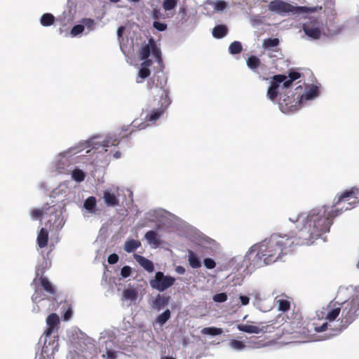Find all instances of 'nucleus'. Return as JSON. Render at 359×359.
I'll list each match as a JSON object with an SVG mask.
<instances>
[{"label": "nucleus", "instance_id": "f257e3e1", "mask_svg": "<svg viewBox=\"0 0 359 359\" xmlns=\"http://www.w3.org/2000/svg\"><path fill=\"white\" fill-rule=\"evenodd\" d=\"M341 209L330 208L323 206L311 210L306 217L302 214L290 217L289 219L294 224L299 222L302 219L303 226L298 229L297 236L299 242L304 245H310L314 240L330 231L333 219L341 214Z\"/></svg>", "mask_w": 359, "mask_h": 359}, {"label": "nucleus", "instance_id": "f03ea898", "mask_svg": "<svg viewBox=\"0 0 359 359\" xmlns=\"http://www.w3.org/2000/svg\"><path fill=\"white\" fill-rule=\"evenodd\" d=\"M296 245H303L299 242L295 230L288 233H273L268 240L254 245L250 254L255 257L254 265L263 266L281 259L284 255L292 252Z\"/></svg>", "mask_w": 359, "mask_h": 359}, {"label": "nucleus", "instance_id": "7ed1b4c3", "mask_svg": "<svg viewBox=\"0 0 359 359\" xmlns=\"http://www.w3.org/2000/svg\"><path fill=\"white\" fill-rule=\"evenodd\" d=\"M296 245H303L299 242L295 230L288 233H273L268 240L254 245L250 254L255 257L254 265L263 266L281 259L284 255L292 252Z\"/></svg>", "mask_w": 359, "mask_h": 359}, {"label": "nucleus", "instance_id": "20e7f679", "mask_svg": "<svg viewBox=\"0 0 359 359\" xmlns=\"http://www.w3.org/2000/svg\"><path fill=\"white\" fill-rule=\"evenodd\" d=\"M296 245H303L299 242L295 230L288 233H273L268 240L254 245L250 254L255 257L254 265L263 266L281 259L284 255L292 252Z\"/></svg>", "mask_w": 359, "mask_h": 359}, {"label": "nucleus", "instance_id": "39448f33", "mask_svg": "<svg viewBox=\"0 0 359 359\" xmlns=\"http://www.w3.org/2000/svg\"><path fill=\"white\" fill-rule=\"evenodd\" d=\"M165 83L166 79L163 72L155 74L147 83L148 88L151 90L150 94L154 97H159L160 107L154 109L145 116L144 120L147 122L154 123L165 113L171 102L168 91L165 88Z\"/></svg>", "mask_w": 359, "mask_h": 359}, {"label": "nucleus", "instance_id": "423d86ee", "mask_svg": "<svg viewBox=\"0 0 359 359\" xmlns=\"http://www.w3.org/2000/svg\"><path fill=\"white\" fill-rule=\"evenodd\" d=\"M359 203V188L352 187L335 196L333 201L334 209H341L344 211L351 210Z\"/></svg>", "mask_w": 359, "mask_h": 359}, {"label": "nucleus", "instance_id": "0eeeda50", "mask_svg": "<svg viewBox=\"0 0 359 359\" xmlns=\"http://www.w3.org/2000/svg\"><path fill=\"white\" fill-rule=\"evenodd\" d=\"M341 329L346 328L359 316V296H352L341 304Z\"/></svg>", "mask_w": 359, "mask_h": 359}, {"label": "nucleus", "instance_id": "6e6552de", "mask_svg": "<svg viewBox=\"0 0 359 359\" xmlns=\"http://www.w3.org/2000/svg\"><path fill=\"white\" fill-rule=\"evenodd\" d=\"M268 8L270 11L276 13L280 15L285 13H315L317 11V7L308 6H294L283 0H273L268 4Z\"/></svg>", "mask_w": 359, "mask_h": 359}, {"label": "nucleus", "instance_id": "1a4fd4ad", "mask_svg": "<svg viewBox=\"0 0 359 359\" xmlns=\"http://www.w3.org/2000/svg\"><path fill=\"white\" fill-rule=\"evenodd\" d=\"M302 91V87L298 86L295 88V93L292 90L284 92L280 94L279 106L281 111L284 113L297 111L302 102L299 91Z\"/></svg>", "mask_w": 359, "mask_h": 359}, {"label": "nucleus", "instance_id": "9d476101", "mask_svg": "<svg viewBox=\"0 0 359 359\" xmlns=\"http://www.w3.org/2000/svg\"><path fill=\"white\" fill-rule=\"evenodd\" d=\"M175 278L170 276H165L161 271L156 273L154 279L150 280L149 284L153 289L163 292L174 285Z\"/></svg>", "mask_w": 359, "mask_h": 359}, {"label": "nucleus", "instance_id": "9b49d317", "mask_svg": "<svg viewBox=\"0 0 359 359\" xmlns=\"http://www.w3.org/2000/svg\"><path fill=\"white\" fill-rule=\"evenodd\" d=\"M275 324L276 323H273L266 325H262L261 327L252 325H238V329L240 331L250 334L266 333L267 332H271V329H275L276 327Z\"/></svg>", "mask_w": 359, "mask_h": 359}, {"label": "nucleus", "instance_id": "f8f14e48", "mask_svg": "<svg viewBox=\"0 0 359 359\" xmlns=\"http://www.w3.org/2000/svg\"><path fill=\"white\" fill-rule=\"evenodd\" d=\"M287 79L285 75L277 74L273 76V81H271L270 86L267 90V97L271 101H274L278 94V88L280 83Z\"/></svg>", "mask_w": 359, "mask_h": 359}, {"label": "nucleus", "instance_id": "ddd939ff", "mask_svg": "<svg viewBox=\"0 0 359 359\" xmlns=\"http://www.w3.org/2000/svg\"><path fill=\"white\" fill-rule=\"evenodd\" d=\"M324 310L323 317L325 319L330 322L334 321L341 312V304L331 302Z\"/></svg>", "mask_w": 359, "mask_h": 359}, {"label": "nucleus", "instance_id": "4468645a", "mask_svg": "<svg viewBox=\"0 0 359 359\" xmlns=\"http://www.w3.org/2000/svg\"><path fill=\"white\" fill-rule=\"evenodd\" d=\"M60 323L59 316L56 313L50 314L46 319L47 328L44 332L46 337L50 336L55 331V327Z\"/></svg>", "mask_w": 359, "mask_h": 359}, {"label": "nucleus", "instance_id": "2eb2a0df", "mask_svg": "<svg viewBox=\"0 0 359 359\" xmlns=\"http://www.w3.org/2000/svg\"><path fill=\"white\" fill-rule=\"evenodd\" d=\"M134 258L135 260L138 262V264L143 267L148 272H153L154 271V266L153 262L147 259L146 257L139 255H134Z\"/></svg>", "mask_w": 359, "mask_h": 359}, {"label": "nucleus", "instance_id": "dca6fc26", "mask_svg": "<svg viewBox=\"0 0 359 359\" xmlns=\"http://www.w3.org/2000/svg\"><path fill=\"white\" fill-rule=\"evenodd\" d=\"M169 299V296L161 295L160 294H158L153 300L151 306L153 308L160 311L168 304Z\"/></svg>", "mask_w": 359, "mask_h": 359}, {"label": "nucleus", "instance_id": "f3484780", "mask_svg": "<svg viewBox=\"0 0 359 359\" xmlns=\"http://www.w3.org/2000/svg\"><path fill=\"white\" fill-rule=\"evenodd\" d=\"M103 199L105 204L109 207H115L119 204L118 199L115 194L108 190L104 191Z\"/></svg>", "mask_w": 359, "mask_h": 359}, {"label": "nucleus", "instance_id": "a211bd4d", "mask_svg": "<svg viewBox=\"0 0 359 359\" xmlns=\"http://www.w3.org/2000/svg\"><path fill=\"white\" fill-rule=\"evenodd\" d=\"M34 282L36 283L39 282L41 287L48 294H55L54 287L52 285L51 283L48 280V279L46 277L41 276L39 279L35 278L34 280Z\"/></svg>", "mask_w": 359, "mask_h": 359}, {"label": "nucleus", "instance_id": "6ab92c4d", "mask_svg": "<svg viewBox=\"0 0 359 359\" xmlns=\"http://www.w3.org/2000/svg\"><path fill=\"white\" fill-rule=\"evenodd\" d=\"M303 30L307 36L312 39H318L320 37L321 32L318 27L311 26L309 24H304L303 25Z\"/></svg>", "mask_w": 359, "mask_h": 359}, {"label": "nucleus", "instance_id": "aec40b11", "mask_svg": "<svg viewBox=\"0 0 359 359\" xmlns=\"http://www.w3.org/2000/svg\"><path fill=\"white\" fill-rule=\"evenodd\" d=\"M299 91L300 93L302 102L312 100L319 95L318 88L314 85L311 86V87L304 94H302V91Z\"/></svg>", "mask_w": 359, "mask_h": 359}, {"label": "nucleus", "instance_id": "412c9836", "mask_svg": "<svg viewBox=\"0 0 359 359\" xmlns=\"http://www.w3.org/2000/svg\"><path fill=\"white\" fill-rule=\"evenodd\" d=\"M54 353L55 348L50 349L48 346L46 345V341H45L40 354L36 355L35 359H53Z\"/></svg>", "mask_w": 359, "mask_h": 359}, {"label": "nucleus", "instance_id": "4be33fe9", "mask_svg": "<svg viewBox=\"0 0 359 359\" xmlns=\"http://www.w3.org/2000/svg\"><path fill=\"white\" fill-rule=\"evenodd\" d=\"M48 241V231L44 228H41L37 236V244L40 248H45Z\"/></svg>", "mask_w": 359, "mask_h": 359}, {"label": "nucleus", "instance_id": "5701e85b", "mask_svg": "<svg viewBox=\"0 0 359 359\" xmlns=\"http://www.w3.org/2000/svg\"><path fill=\"white\" fill-rule=\"evenodd\" d=\"M228 33V29L224 25H219L215 26L212 32V36L216 39H222Z\"/></svg>", "mask_w": 359, "mask_h": 359}, {"label": "nucleus", "instance_id": "b1692460", "mask_svg": "<svg viewBox=\"0 0 359 359\" xmlns=\"http://www.w3.org/2000/svg\"><path fill=\"white\" fill-rule=\"evenodd\" d=\"M140 245L141 243L139 241L130 239L126 241L124 244V250L127 252L130 253L136 250Z\"/></svg>", "mask_w": 359, "mask_h": 359}, {"label": "nucleus", "instance_id": "393cba45", "mask_svg": "<svg viewBox=\"0 0 359 359\" xmlns=\"http://www.w3.org/2000/svg\"><path fill=\"white\" fill-rule=\"evenodd\" d=\"M145 238L149 244H153L156 247L160 245V240L158 234L154 231H149L145 233Z\"/></svg>", "mask_w": 359, "mask_h": 359}, {"label": "nucleus", "instance_id": "a878e982", "mask_svg": "<svg viewBox=\"0 0 359 359\" xmlns=\"http://www.w3.org/2000/svg\"><path fill=\"white\" fill-rule=\"evenodd\" d=\"M55 17L51 13H44L41 17L40 22L44 27H48L54 24Z\"/></svg>", "mask_w": 359, "mask_h": 359}, {"label": "nucleus", "instance_id": "bb28decb", "mask_svg": "<svg viewBox=\"0 0 359 359\" xmlns=\"http://www.w3.org/2000/svg\"><path fill=\"white\" fill-rule=\"evenodd\" d=\"M223 330L222 328H217L215 327H204L201 330V333L204 335H219L222 334Z\"/></svg>", "mask_w": 359, "mask_h": 359}, {"label": "nucleus", "instance_id": "cd10ccee", "mask_svg": "<svg viewBox=\"0 0 359 359\" xmlns=\"http://www.w3.org/2000/svg\"><path fill=\"white\" fill-rule=\"evenodd\" d=\"M189 263L194 269L199 268L201 266V261L198 258L197 255L192 251L189 252Z\"/></svg>", "mask_w": 359, "mask_h": 359}, {"label": "nucleus", "instance_id": "c85d7f7f", "mask_svg": "<svg viewBox=\"0 0 359 359\" xmlns=\"http://www.w3.org/2000/svg\"><path fill=\"white\" fill-rule=\"evenodd\" d=\"M152 46L153 45H150L149 42L147 44L142 46L140 50V57L141 60H146L149 57L151 53Z\"/></svg>", "mask_w": 359, "mask_h": 359}, {"label": "nucleus", "instance_id": "c756f323", "mask_svg": "<svg viewBox=\"0 0 359 359\" xmlns=\"http://www.w3.org/2000/svg\"><path fill=\"white\" fill-rule=\"evenodd\" d=\"M262 65L261 60L256 56L252 55L247 60V65L251 69H256Z\"/></svg>", "mask_w": 359, "mask_h": 359}, {"label": "nucleus", "instance_id": "7c9ffc66", "mask_svg": "<svg viewBox=\"0 0 359 359\" xmlns=\"http://www.w3.org/2000/svg\"><path fill=\"white\" fill-rule=\"evenodd\" d=\"M279 311L285 312L290 309V302L285 299H279L276 301Z\"/></svg>", "mask_w": 359, "mask_h": 359}, {"label": "nucleus", "instance_id": "2f4dec72", "mask_svg": "<svg viewBox=\"0 0 359 359\" xmlns=\"http://www.w3.org/2000/svg\"><path fill=\"white\" fill-rule=\"evenodd\" d=\"M170 311L169 309H166L162 313L158 315L156 319V322L159 325H164L170 318Z\"/></svg>", "mask_w": 359, "mask_h": 359}, {"label": "nucleus", "instance_id": "473e14b6", "mask_svg": "<svg viewBox=\"0 0 359 359\" xmlns=\"http://www.w3.org/2000/svg\"><path fill=\"white\" fill-rule=\"evenodd\" d=\"M120 140L116 137L109 136L107 137L102 144V146L104 148L109 147L111 146H116L119 144Z\"/></svg>", "mask_w": 359, "mask_h": 359}, {"label": "nucleus", "instance_id": "72a5a7b5", "mask_svg": "<svg viewBox=\"0 0 359 359\" xmlns=\"http://www.w3.org/2000/svg\"><path fill=\"white\" fill-rule=\"evenodd\" d=\"M149 43H150V45H153L151 52H152L154 57L157 60H160L161 59V50L158 48L155 40L153 38H150Z\"/></svg>", "mask_w": 359, "mask_h": 359}, {"label": "nucleus", "instance_id": "f704fd0d", "mask_svg": "<svg viewBox=\"0 0 359 359\" xmlns=\"http://www.w3.org/2000/svg\"><path fill=\"white\" fill-rule=\"evenodd\" d=\"M83 205L86 210L93 212L96 206V198L94 196H89L85 201Z\"/></svg>", "mask_w": 359, "mask_h": 359}, {"label": "nucleus", "instance_id": "c9c22d12", "mask_svg": "<svg viewBox=\"0 0 359 359\" xmlns=\"http://www.w3.org/2000/svg\"><path fill=\"white\" fill-rule=\"evenodd\" d=\"M229 50L231 54H238L243 50L242 45L239 41H233L230 44Z\"/></svg>", "mask_w": 359, "mask_h": 359}, {"label": "nucleus", "instance_id": "e433bc0d", "mask_svg": "<svg viewBox=\"0 0 359 359\" xmlns=\"http://www.w3.org/2000/svg\"><path fill=\"white\" fill-rule=\"evenodd\" d=\"M279 44V39L277 38L271 39H266L263 42V46L265 48H272L273 47L277 46Z\"/></svg>", "mask_w": 359, "mask_h": 359}, {"label": "nucleus", "instance_id": "4c0bfd02", "mask_svg": "<svg viewBox=\"0 0 359 359\" xmlns=\"http://www.w3.org/2000/svg\"><path fill=\"white\" fill-rule=\"evenodd\" d=\"M86 175L84 172L80 169H75L72 171V178L76 182H82L84 180Z\"/></svg>", "mask_w": 359, "mask_h": 359}, {"label": "nucleus", "instance_id": "58836bf2", "mask_svg": "<svg viewBox=\"0 0 359 359\" xmlns=\"http://www.w3.org/2000/svg\"><path fill=\"white\" fill-rule=\"evenodd\" d=\"M123 295L126 299L135 300L137 298V292L133 289H126L123 292Z\"/></svg>", "mask_w": 359, "mask_h": 359}, {"label": "nucleus", "instance_id": "ea45409f", "mask_svg": "<svg viewBox=\"0 0 359 359\" xmlns=\"http://www.w3.org/2000/svg\"><path fill=\"white\" fill-rule=\"evenodd\" d=\"M178 0H163V8L165 11H170L174 9L177 4Z\"/></svg>", "mask_w": 359, "mask_h": 359}, {"label": "nucleus", "instance_id": "a19ab883", "mask_svg": "<svg viewBox=\"0 0 359 359\" xmlns=\"http://www.w3.org/2000/svg\"><path fill=\"white\" fill-rule=\"evenodd\" d=\"M229 344L232 348L236 350H242L245 347V345L243 341L236 339H232Z\"/></svg>", "mask_w": 359, "mask_h": 359}, {"label": "nucleus", "instance_id": "79ce46f5", "mask_svg": "<svg viewBox=\"0 0 359 359\" xmlns=\"http://www.w3.org/2000/svg\"><path fill=\"white\" fill-rule=\"evenodd\" d=\"M212 299H213L214 302H215L223 303L227 300L228 296H227L226 293L222 292V293H218V294H215L213 296Z\"/></svg>", "mask_w": 359, "mask_h": 359}, {"label": "nucleus", "instance_id": "37998d69", "mask_svg": "<svg viewBox=\"0 0 359 359\" xmlns=\"http://www.w3.org/2000/svg\"><path fill=\"white\" fill-rule=\"evenodd\" d=\"M84 31V26L82 25H76L74 26L70 32L72 36H76Z\"/></svg>", "mask_w": 359, "mask_h": 359}, {"label": "nucleus", "instance_id": "c03bdc74", "mask_svg": "<svg viewBox=\"0 0 359 359\" xmlns=\"http://www.w3.org/2000/svg\"><path fill=\"white\" fill-rule=\"evenodd\" d=\"M150 75V69L147 67H141L138 72V76L142 79H146Z\"/></svg>", "mask_w": 359, "mask_h": 359}, {"label": "nucleus", "instance_id": "a18cd8bd", "mask_svg": "<svg viewBox=\"0 0 359 359\" xmlns=\"http://www.w3.org/2000/svg\"><path fill=\"white\" fill-rule=\"evenodd\" d=\"M226 7V3L222 0H217L214 2V8L217 11H222Z\"/></svg>", "mask_w": 359, "mask_h": 359}, {"label": "nucleus", "instance_id": "49530a36", "mask_svg": "<svg viewBox=\"0 0 359 359\" xmlns=\"http://www.w3.org/2000/svg\"><path fill=\"white\" fill-rule=\"evenodd\" d=\"M204 266L208 269H212L215 267L216 263L211 258H205L203 261Z\"/></svg>", "mask_w": 359, "mask_h": 359}, {"label": "nucleus", "instance_id": "de8ad7c7", "mask_svg": "<svg viewBox=\"0 0 359 359\" xmlns=\"http://www.w3.org/2000/svg\"><path fill=\"white\" fill-rule=\"evenodd\" d=\"M132 269L129 266H124L121 270V275L123 278H128L130 276Z\"/></svg>", "mask_w": 359, "mask_h": 359}, {"label": "nucleus", "instance_id": "09e8293b", "mask_svg": "<svg viewBox=\"0 0 359 359\" xmlns=\"http://www.w3.org/2000/svg\"><path fill=\"white\" fill-rule=\"evenodd\" d=\"M153 26L155 29H156L158 31H164L167 28V25L165 23H162L158 21H154Z\"/></svg>", "mask_w": 359, "mask_h": 359}, {"label": "nucleus", "instance_id": "8fccbe9b", "mask_svg": "<svg viewBox=\"0 0 359 359\" xmlns=\"http://www.w3.org/2000/svg\"><path fill=\"white\" fill-rule=\"evenodd\" d=\"M119 257L117 254L113 253L108 257V262L110 264H114L118 262Z\"/></svg>", "mask_w": 359, "mask_h": 359}, {"label": "nucleus", "instance_id": "3c124183", "mask_svg": "<svg viewBox=\"0 0 359 359\" xmlns=\"http://www.w3.org/2000/svg\"><path fill=\"white\" fill-rule=\"evenodd\" d=\"M43 211L41 209H34L32 211V217L35 219L41 218L43 215Z\"/></svg>", "mask_w": 359, "mask_h": 359}, {"label": "nucleus", "instance_id": "603ef678", "mask_svg": "<svg viewBox=\"0 0 359 359\" xmlns=\"http://www.w3.org/2000/svg\"><path fill=\"white\" fill-rule=\"evenodd\" d=\"M282 83H283V88L285 89V92H288L289 90H290V88L291 87V86L293 83V81H292L290 79H286Z\"/></svg>", "mask_w": 359, "mask_h": 359}, {"label": "nucleus", "instance_id": "864d4df0", "mask_svg": "<svg viewBox=\"0 0 359 359\" xmlns=\"http://www.w3.org/2000/svg\"><path fill=\"white\" fill-rule=\"evenodd\" d=\"M328 324L327 322L323 323L320 326H316L314 330L317 332H324L327 329Z\"/></svg>", "mask_w": 359, "mask_h": 359}, {"label": "nucleus", "instance_id": "5fc2aeb1", "mask_svg": "<svg viewBox=\"0 0 359 359\" xmlns=\"http://www.w3.org/2000/svg\"><path fill=\"white\" fill-rule=\"evenodd\" d=\"M301 77V74L297 72H292L289 74V78L292 81H295Z\"/></svg>", "mask_w": 359, "mask_h": 359}, {"label": "nucleus", "instance_id": "6e6d98bb", "mask_svg": "<svg viewBox=\"0 0 359 359\" xmlns=\"http://www.w3.org/2000/svg\"><path fill=\"white\" fill-rule=\"evenodd\" d=\"M241 304L243 306L248 305L250 302V298L248 296L241 295L239 297Z\"/></svg>", "mask_w": 359, "mask_h": 359}, {"label": "nucleus", "instance_id": "4d7b16f0", "mask_svg": "<svg viewBox=\"0 0 359 359\" xmlns=\"http://www.w3.org/2000/svg\"><path fill=\"white\" fill-rule=\"evenodd\" d=\"M32 299L35 302H39V301H41L42 299V298L41 297V296L38 293L37 290H36L34 294L32 295Z\"/></svg>", "mask_w": 359, "mask_h": 359}, {"label": "nucleus", "instance_id": "13d9d810", "mask_svg": "<svg viewBox=\"0 0 359 359\" xmlns=\"http://www.w3.org/2000/svg\"><path fill=\"white\" fill-rule=\"evenodd\" d=\"M144 60V61L141 64V67L149 68L151 65L152 61L148 58Z\"/></svg>", "mask_w": 359, "mask_h": 359}, {"label": "nucleus", "instance_id": "bf43d9fd", "mask_svg": "<svg viewBox=\"0 0 359 359\" xmlns=\"http://www.w3.org/2000/svg\"><path fill=\"white\" fill-rule=\"evenodd\" d=\"M152 17L156 20L159 19L161 17V13L160 11L154 9L153 11Z\"/></svg>", "mask_w": 359, "mask_h": 359}, {"label": "nucleus", "instance_id": "052dcab7", "mask_svg": "<svg viewBox=\"0 0 359 359\" xmlns=\"http://www.w3.org/2000/svg\"><path fill=\"white\" fill-rule=\"evenodd\" d=\"M107 355L108 359H116V352H114V351H108L107 352Z\"/></svg>", "mask_w": 359, "mask_h": 359}, {"label": "nucleus", "instance_id": "680f3d73", "mask_svg": "<svg viewBox=\"0 0 359 359\" xmlns=\"http://www.w3.org/2000/svg\"><path fill=\"white\" fill-rule=\"evenodd\" d=\"M175 271L178 273V274H184L186 271L185 269L182 266H177L176 268H175Z\"/></svg>", "mask_w": 359, "mask_h": 359}, {"label": "nucleus", "instance_id": "e2e57ef3", "mask_svg": "<svg viewBox=\"0 0 359 359\" xmlns=\"http://www.w3.org/2000/svg\"><path fill=\"white\" fill-rule=\"evenodd\" d=\"M123 29H124V27H121L118 29L117 30V34L118 36H121L123 34Z\"/></svg>", "mask_w": 359, "mask_h": 359}, {"label": "nucleus", "instance_id": "0e129e2a", "mask_svg": "<svg viewBox=\"0 0 359 359\" xmlns=\"http://www.w3.org/2000/svg\"><path fill=\"white\" fill-rule=\"evenodd\" d=\"M121 152H120V151H116V152L114 154V158H120V157H121Z\"/></svg>", "mask_w": 359, "mask_h": 359}, {"label": "nucleus", "instance_id": "69168bd1", "mask_svg": "<svg viewBox=\"0 0 359 359\" xmlns=\"http://www.w3.org/2000/svg\"><path fill=\"white\" fill-rule=\"evenodd\" d=\"M359 296V287L355 289V293L353 294V296Z\"/></svg>", "mask_w": 359, "mask_h": 359}, {"label": "nucleus", "instance_id": "338daca9", "mask_svg": "<svg viewBox=\"0 0 359 359\" xmlns=\"http://www.w3.org/2000/svg\"><path fill=\"white\" fill-rule=\"evenodd\" d=\"M161 359H175V358L172 356H165V357L161 358Z\"/></svg>", "mask_w": 359, "mask_h": 359}, {"label": "nucleus", "instance_id": "774afa93", "mask_svg": "<svg viewBox=\"0 0 359 359\" xmlns=\"http://www.w3.org/2000/svg\"><path fill=\"white\" fill-rule=\"evenodd\" d=\"M145 126H146V125H145V123H142V124H140V129H143V128H144Z\"/></svg>", "mask_w": 359, "mask_h": 359}]
</instances>
